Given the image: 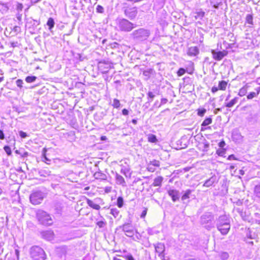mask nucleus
<instances>
[{
    "mask_svg": "<svg viewBox=\"0 0 260 260\" xmlns=\"http://www.w3.org/2000/svg\"><path fill=\"white\" fill-rule=\"evenodd\" d=\"M35 218L38 223L43 226H49L53 223V220L51 215L47 211L39 209L35 214Z\"/></svg>",
    "mask_w": 260,
    "mask_h": 260,
    "instance_id": "f257e3e1",
    "label": "nucleus"
},
{
    "mask_svg": "<svg viewBox=\"0 0 260 260\" xmlns=\"http://www.w3.org/2000/svg\"><path fill=\"white\" fill-rule=\"evenodd\" d=\"M120 230H122L126 236L131 238L133 237L135 234L137 233L135 237L133 238L135 240H139L141 238L140 235L137 233L134 227L130 223H125L116 228V231Z\"/></svg>",
    "mask_w": 260,
    "mask_h": 260,
    "instance_id": "f03ea898",
    "label": "nucleus"
},
{
    "mask_svg": "<svg viewBox=\"0 0 260 260\" xmlns=\"http://www.w3.org/2000/svg\"><path fill=\"white\" fill-rule=\"evenodd\" d=\"M30 256L32 260H45L47 257L45 250L39 246H33L30 249Z\"/></svg>",
    "mask_w": 260,
    "mask_h": 260,
    "instance_id": "7ed1b4c3",
    "label": "nucleus"
},
{
    "mask_svg": "<svg viewBox=\"0 0 260 260\" xmlns=\"http://www.w3.org/2000/svg\"><path fill=\"white\" fill-rule=\"evenodd\" d=\"M117 27L122 31H131L134 27V24L126 19H117L116 20Z\"/></svg>",
    "mask_w": 260,
    "mask_h": 260,
    "instance_id": "20e7f679",
    "label": "nucleus"
},
{
    "mask_svg": "<svg viewBox=\"0 0 260 260\" xmlns=\"http://www.w3.org/2000/svg\"><path fill=\"white\" fill-rule=\"evenodd\" d=\"M132 35L135 39L139 41H143L147 39L150 35V32L147 29L140 28L134 30Z\"/></svg>",
    "mask_w": 260,
    "mask_h": 260,
    "instance_id": "39448f33",
    "label": "nucleus"
},
{
    "mask_svg": "<svg viewBox=\"0 0 260 260\" xmlns=\"http://www.w3.org/2000/svg\"><path fill=\"white\" fill-rule=\"evenodd\" d=\"M44 198L43 193L40 191H33L29 196L30 202L35 206L41 204Z\"/></svg>",
    "mask_w": 260,
    "mask_h": 260,
    "instance_id": "423d86ee",
    "label": "nucleus"
},
{
    "mask_svg": "<svg viewBox=\"0 0 260 260\" xmlns=\"http://www.w3.org/2000/svg\"><path fill=\"white\" fill-rule=\"evenodd\" d=\"M223 45L225 46V49L222 51H216L215 50H211V53L212 54V57L216 60H221L224 56H226L228 54V52L226 49L230 47V44H228L225 41H223Z\"/></svg>",
    "mask_w": 260,
    "mask_h": 260,
    "instance_id": "0eeeda50",
    "label": "nucleus"
},
{
    "mask_svg": "<svg viewBox=\"0 0 260 260\" xmlns=\"http://www.w3.org/2000/svg\"><path fill=\"white\" fill-rule=\"evenodd\" d=\"M213 219V216L211 214H206L202 216L201 223L205 228L208 230H210L213 227V223H212Z\"/></svg>",
    "mask_w": 260,
    "mask_h": 260,
    "instance_id": "6e6552de",
    "label": "nucleus"
},
{
    "mask_svg": "<svg viewBox=\"0 0 260 260\" xmlns=\"http://www.w3.org/2000/svg\"><path fill=\"white\" fill-rule=\"evenodd\" d=\"M103 200L101 198H96L93 201L86 198V202L88 205L91 208L99 210L101 207L100 204L102 202Z\"/></svg>",
    "mask_w": 260,
    "mask_h": 260,
    "instance_id": "1a4fd4ad",
    "label": "nucleus"
},
{
    "mask_svg": "<svg viewBox=\"0 0 260 260\" xmlns=\"http://www.w3.org/2000/svg\"><path fill=\"white\" fill-rule=\"evenodd\" d=\"M124 14L130 19H134L137 14V10L136 7H127L124 9Z\"/></svg>",
    "mask_w": 260,
    "mask_h": 260,
    "instance_id": "9d476101",
    "label": "nucleus"
},
{
    "mask_svg": "<svg viewBox=\"0 0 260 260\" xmlns=\"http://www.w3.org/2000/svg\"><path fill=\"white\" fill-rule=\"evenodd\" d=\"M223 224H230V219L225 215L219 216L217 222V225H219V227Z\"/></svg>",
    "mask_w": 260,
    "mask_h": 260,
    "instance_id": "9b49d317",
    "label": "nucleus"
},
{
    "mask_svg": "<svg viewBox=\"0 0 260 260\" xmlns=\"http://www.w3.org/2000/svg\"><path fill=\"white\" fill-rule=\"evenodd\" d=\"M169 195L171 197L173 202H175L179 198V191L175 189H170L168 191Z\"/></svg>",
    "mask_w": 260,
    "mask_h": 260,
    "instance_id": "f8f14e48",
    "label": "nucleus"
},
{
    "mask_svg": "<svg viewBox=\"0 0 260 260\" xmlns=\"http://www.w3.org/2000/svg\"><path fill=\"white\" fill-rule=\"evenodd\" d=\"M217 228L222 235H226L230 229L231 225L230 224H223L219 227V225H217Z\"/></svg>",
    "mask_w": 260,
    "mask_h": 260,
    "instance_id": "ddd939ff",
    "label": "nucleus"
},
{
    "mask_svg": "<svg viewBox=\"0 0 260 260\" xmlns=\"http://www.w3.org/2000/svg\"><path fill=\"white\" fill-rule=\"evenodd\" d=\"M110 68V65L109 64L104 62H100L99 64V69L103 73H107Z\"/></svg>",
    "mask_w": 260,
    "mask_h": 260,
    "instance_id": "4468645a",
    "label": "nucleus"
},
{
    "mask_svg": "<svg viewBox=\"0 0 260 260\" xmlns=\"http://www.w3.org/2000/svg\"><path fill=\"white\" fill-rule=\"evenodd\" d=\"M115 180L117 184L122 185V186H126V183L124 178L117 173H116L115 174Z\"/></svg>",
    "mask_w": 260,
    "mask_h": 260,
    "instance_id": "2eb2a0df",
    "label": "nucleus"
},
{
    "mask_svg": "<svg viewBox=\"0 0 260 260\" xmlns=\"http://www.w3.org/2000/svg\"><path fill=\"white\" fill-rule=\"evenodd\" d=\"M199 53V50L197 47H190L187 51V55L191 56H196Z\"/></svg>",
    "mask_w": 260,
    "mask_h": 260,
    "instance_id": "dca6fc26",
    "label": "nucleus"
},
{
    "mask_svg": "<svg viewBox=\"0 0 260 260\" xmlns=\"http://www.w3.org/2000/svg\"><path fill=\"white\" fill-rule=\"evenodd\" d=\"M217 179L216 176L214 175L210 177L209 179L207 180L204 184H203L204 186L209 187L212 185L215 182H216Z\"/></svg>",
    "mask_w": 260,
    "mask_h": 260,
    "instance_id": "f3484780",
    "label": "nucleus"
},
{
    "mask_svg": "<svg viewBox=\"0 0 260 260\" xmlns=\"http://www.w3.org/2000/svg\"><path fill=\"white\" fill-rule=\"evenodd\" d=\"M155 251L158 253H162L165 251V246L164 244L161 243H158L154 245Z\"/></svg>",
    "mask_w": 260,
    "mask_h": 260,
    "instance_id": "a211bd4d",
    "label": "nucleus"
},
{
    "mask_svg": "<svg viewBox=\"0 0 260 260\" xmlns=\"http://www.w3.org/2000/svg\"><path fill=\"white\" fill-rule=\"evenodd\" d=\"M93 176L96 179H101V180H106L107 176L106 174L101 172H95Z\"/></svg>",
    "mask_w": 260,
    "mask_h": 260,
    "instance_id": "6ab92c4d",
    "label": "nucleus"
},
{
    "mask_svg": "<svg viewBox=\"0 0 260 260\" xmlns=\"http://www.w3.org/2000/svg\"><path fill=\"white\" fill-rule=\"evenodd\" d=\"M163 180V178L161 176H159L154 179L153 183L154 186H160Z\"/></svg>",
    "mask_w": 260,
    "mask_h": 260,
    "instance_id": "aec40b11",
    "label": "nucleus"
},
{
    "mask_svg": "<svg viewBox=\"0 0 260 260\" xmlns=\"http://www.w3.org/2000/svg\"><path fill=\"white\" fill-rule=\"evenodd\" d=\"M239 98L237 97H236L234 98L233 100H232L229 103H225V106L228 108H231L233 107L236 103H237L238 101Z\"/></svg>",
    "mask_w": 260,
    "mask_h": 260,
    "instance_id": "412c9836",
    "label": "nucleus"
},
{
    "mask_svg": "<svg viewBox=\"0 0 260 260\" xmlns=\"http://www.w3.org/2000/svg\"><path fill=\"white\" fill-rule=\"evenodd\" d=\"M212 119L211 117H208V118H206L203 121V122H202V123L201 124V126H202L201 131H204L203 126H207V125H209L210 124H211L212 123Z\"/></svg>",
    "mask_w": 260,
    "mask_h": 260,
    "instance_id": "4be33fe9",
    "label": "nucleus"
},
{
    "mask_svg": "<svg viewBox=\"0 0 260 260\" xmlns=\"http://www.w3.org/2000/svg\"><path fill=\"white\" fill-rule=\"evenodd\" d=\"M147 139L148 142L150 143H156L157 142L156 136L152 134H149L147 135Z\"/></svg>",
    "mask_w": 260,
    "mask_h": 260,
    "instance_id": "5701e85b",
    "label": "nucleus"
},
{
    "mask_svg": "<svg viewBox=\"0 0 260 260\" xmlns=\"http://www.w3.org/2000/svg\"><path fill=\"white\" fill-rule=\"evenodd\" d=\"M194 18L196 20L199 19H202L205 15V12L202 10H200L195 13Z\"/></svg>",
    "mask_w": 260,
    "mask_h": 260,
    "instance_id": "b1692460",
    "label": "nucleus"
},
{
    "mask_svg": "<svg viewBox=\"0 0 260 260\" xmlns=\"http://www.w3.org/2000/svg\"><path fill=\"white\" fill-rule=\"evenodd\" d=\"M192 192V190L190 189H187L185 191V193L183 194L181 197V200L182 201H184L187 199H189L190 197V195Z\"/></svg>",
    "mask_w": 260,
    "mask_h": 260,
    "instance_id": "393cba45",
    "label": "nucleus"
},
{
    "mask_svg": "<svg viewBox=\"0 0 260 260\" xmlns=\"http://www.w3.org/2000/svg\"><path fill=\"white\" fill-rule=\"evenodd\" d=\"M247 91V86L245 85L242 87L239 92L238 95L240 96H243L246 94Z\"/></svg>",
    "mask_w": 260,
    "mask_h": 260,
    "instance_id": "a878e982",
    "label": "nucleus"
},
{
    "mask_svg": "<svg viewBox=\"0 0 260 260\" xmlns=\"http://www.w3.org/2000/svg\"><path fill=\"white\" fill-rule=\"evenodd\" d=\"M15 152L16 154H19L21 158L26 157L28 156V153L27 151L21 152L19 150H16Z\"/></svg>",
    "mask_w": 260,
    "mask_h": 260,
    "instance_id": "bb28decb",
    "label": "nucleus"
},
{
    "mask_svg": "<svg viewBox=\"0 0 260 260\" xmlns=\"http://www.w3.org/2000/svg\"><path fill=\"white\" fill-rule=\"evenodd\" d=\"M226 85H227V83H226V82H225L224 81H221L219 82L218 86H219V89H220V90H225Z\"/></svg>",
    "mask_w": 260,
    "mask_h": 260,
    "instance_id": "cd10ccee",
    "label": "nucleus"
},
{
    "mask_svg": "<svg viewBox=\"0 0 260 260\" xmlns=\"http://www.w3.org/2000/svg\"><path fill=\"white\" fill-rule=\"evenodd\" d=\"M246 22L250 25H253V17L251 14L247 15L246 17Z\"/></svg>",
    "mask_w": 260,
    "mask_h": 260,
    "instance_id": "c85d7f7f",
    "label": "nucleus"
},
{
    "mask_svg": "<svg viewBox=\"0 0 260 260\" xmlns=\"http://www.w3.org/2000/svg\"><path fill=\"white\" fill-rule=\"evenodd\" d=\"M47 24L49 29H51L54 25V21L53 18H49L47 21Z\"/></svg>",
    "mask_w": 260,
    "mask_h": 260,
    "instance_id": "c756f323",
    "label": "nucleus"
},
{
    "mask_svg": "<svg viewBox=\"0 0 260 260\" xmlns=\"http://www.w3.org/2000/svg\"><path fill=\"white\" fill-rule=\"evenodd\" d=\"M110 213L115 217L118 216L119 214V210L116 208H112L110 210Z\"/></svg>",
    "mask_w": 260,
    "mask_h": 260,
    "instance_id": "7c9ffc66",
    "label": "nucleus"
},
{
    "mask_svg": "<svg viewBox=\"0 0 260 260\" xmlns=\"http://www.w3.org/2000/svg\"><path fill=\"white\" fill-rule=\"evenodd\" d=\"M112 105L114 108L117 109L120 107L121 104L118 99H114L113 100V102Z\"/></svg>",
    "mask_w": 260,
    "mask_h": 260,
    "instance_id": "2f4dec72",
    "label": "nucleus"
},
{
    "mask_svg": "<svg viewBox=\"0 0 260 260\" xmlns=\"http://www.w3.org/2000/svg\"><path fill=\"white\" fill-rule=\"evenodd\" d=\"M117 205L119 208H121L123 205V199L121 197H119L117 200Z\"/></svg>",
    "mask_w": 260,
    "mask_h": 260,
    "instance_id": "473e14b6",
    "label": "nucleus"
},
{
    "mask_svg": "<svg viewBox=\"0 0 260 260\" xmlns=\"http://www.w3.org/2000/svg\"><path fill=\"white\" fill-rule=\"evenodd\" d=\"M37 78L36 76H27L25 78V81L27 83H31L34 82L36 80Z\"/></svg>",
    "mask_w": 260,
    "mask_h": 260,
    "instance_id": "72a5a7b5",
    "label": "nucleus"
},
{
    "mask_svg": "<svg viewBox=\"0 0 260 260\" xmlns=\"http://www.w3.org/2000/svg\"><path fill=\"white\" fill-rule=\"evenodd\" d=\"M106 224H107V222L105 220L99 221L96 222V225L100 228H104L106 225Z\"/></svg>",
    "mask_w": 260,
    "mask_h": 260,
    "instance_id": "f704fd0d",
    "label": "nucleus"
},
{
    "mask_svg": "<svg viewBox=\"0 0 260 260\" xmlns=\"http://www.w3.org/2000/svg\"><path fill=\"white\" fill-rule=\"evenodd\" d=\"M4 149L7 154L8 155H11L12 154V151L11 148L9 146H5Z\"/></svg>",
    "mask_w": 260,
    "mask_h": 260,
    "instance_id": "c9c22d12",
    "label": "nucleus"
},
{
    "mask_svg": "<svg viewBox=\"0 0 260 260\" xmlns=\"http://www.w3.org/2000/svg\"><path fill=\"white\" fill-rule=\"evenodd\" d=\"M206 112V110L205 109H199L198 110V115L199 116H203L205 113Z\"/></svg>",
    "mask_w": 260,
    "mask_h": 260,
    "instance_id": "e433bc0d",
    "label": "nucleus"
},
{
    "mask_svg": "<svg viewBox=\"0 0 260 260\" xmlns=\"http://www.w3.org/2000/svg\"><path fill=\"white\" fill-rule=\"evenodd\" d=\"M257 95V93H256V92H251L247 96V98L248 100H251L253 98L256 97Z\"/></svg>",
    "mask_w": 260,
    "mask_h": 260,
    "instance_id": "4c0bfd02",
    "label": "nucleus"
},
{
    "mask_svg": "<svg viewBox=\"0 0 260 260\" xmlns=\"http://www.w3.org/2000/svg\"><path fill=\"white\" fill-rule=\"evenodd\" d=\"M121 173L125 175V177H127V174L129 172V169L126 168H122L120 171Z\"/></svg>",
    "mask_w": 260,
    "mask_h": 260,
    "instance_id": "58836bf2",
    "label": "nucleus"
},
{
    "mask_svg": "<svg viewBox=\"0 0 260 260\" xmlns=\"http://www.w3.org/2000/svg\"><path fill=\"white\" fill-rule=\"evenodd\" d=\"M254 192L256 196L260 198V185H257L255 186Z\"/></svg>",
    "mask_w": 260,
    "mask_h": 260,
    "instance_id": "ea45409f",
    "label": "nucleus"
},
{
    "mask_svg": "<svg viewBox=\"0 0 260 260\" xmlns=\"http://www.w3.org/2000/svg\"><path fill=\"white\" fill-rule=\"evenodd\" d=\"M149 164L154 167H158L159 166V162L156 160H154L151 161Z\"/></svg>",
    "mask_w": 260,
    "mask_h": 260,
    "instance_id": "a19ab883",
    "label": "nucleus"
},
{
    "mask_svg": "<svg viewBox=\"0 0 260 260\" xmlns=\"http://www.w3.org/2000/svg\"><path fill=\"white\" fill-rule=\"evenodd\" d=\"M185 73V70L183 68H180L177 72V75L178 76H181Z\"/></svg>",
    "mask_w": 260,
    "mask_h": 260,
    "instance_id": "79ce46f5",
    "label": "nucleus"
},
{
    "mask_svg": "<svg viewBox=\"0 0 260 260\" xmlns=\"http://www.w3.org/2000/svg\"><path fill=\"white\" fill-rule=\"evenodd\" d=\"M126 260H136L133 255L131 254H126L124 256Z\"/></svg>",
    "mask_w": 260,
    "mask_h": 260,
    "instance_id": "37998d69",
    "label": "nucleus"
},
{
    "mask_svg": "<svg viewBox=\"0 0 260 260\" xmlns=\"http://www.w3.org/2000/svg\"><path fill=\"white\" fill-rule=\"evenodd\" d=\"M220 257L221 259L225 260L229 257V254L227 252H223L221 254Z\"/></svg>",
    "mask_w": 260,
    "mask_h": 260,
    "instance_id": "c03bdc74",
    "label": "nucleus"
},
{
    "mask_svg": "<svg viewBox=\"0 0 260 260\" xmlns=\"http://www.w3.org/2000/svg\"><path fill=\"white\" fill-rule=\"evenodd\" d=\"M47 152V149L46 148H44L43 149V157H44L45 159V162L47 163V164H48V162H47L48 161H50V160L48 159L46 156V153Z\"/></svg>",
    "mask_w": 260,
    "mask_h": 260,
    "instance_id": "a18cd8bd",
    "label": "nucleus"
},
{
    "mask_svg": "<svg viewBox=\"0 0 260 260\" xmlns=\"http://www.w3.org/2000/svg\"><path fill=\"white\" fill-rule=\"evenodd\" d=\"M147 95L148 96V98L151 99V100H150L149 101H152L154 97L155 96V95L153 94V93L151 91H149L147 93Z\"/></svg>",
    "mask_w": 260,
    "mask_h": 260,
    "instance_id": "49530a36",
    "label": "nucleus"
},
{
    "mask_svg": "<svg viewBox=\"0 0 260 260\" xmlns=\"http://www.w3.org/2000/svg\"><path fill=\"white\" fill-rule=\"evenodd\" d=\"M17 86L20 88L22 87L23 81L21 79H18L16 81Z\"/></svg>",
    "mask_w": 260,
    "mask_h": 260,
    "instance_id": "de8ad7c7",
    "label": "nucleus"
},
{
    "mask_svg": "<svg viewBox=\"0 0 260 260\" xmlns=\"http://www.w3.org/2000/svg\"><path fill=\"white\" fill-rule=\"evenodd\" d=\"M147 209L144 208V210L142 211V212L140 215L141 218H144L145 217V216L147 214Z\"/></svg>",
    "mask_w": 260,
    "mask_h": 260,
    "instance_id": "09e8293b",
    "label": "nucleus"
},
{
    "mask_svg": "<svg viewBox=\"0 0 260 260\" xmlns=\"http://www.w3.org/2000/svg\"><path fill=\"white\" fill-rule=\"evenodd\" d=\"M112 188L111 186H107L104 188V191L106 193H108L111 191Z\"/></svg>",
    "mask_w": 260,
    "mask_h": 260,
    "instance_id": "8fccbe9b",
    "label": "nucleus"
},
{
    "mask_svg": "<svg viewBox=\"0 0 260 260\" xmlns=\"http://www.w3.org/2000/svg\"><path fill=\"white\" fill-rule=\"evenodd\" d=\"M19 135L21 138H25L27 137V134L25 132L23 131L19 132Z\"/></svg>",
    "mask_w": 260,
    "mask_h": 260,
    "instance_id": "3c124183",
    "label": "nucleus"
},
{
    "mask_svg": "<svg viewBox=\"0 0 260 260\" xmlns=\"http://www.w3.org/2000/svg\"><path fill=\"white\" fill-rule=\"evenodd\" d=\"M96 11L99 13H103L104 11V8L101 6L98 5L96 8Z\"/></svg>",
    "mask_w": 260,
    "mask_h": 260,
    "instance_id": "603ef678",
    "label": "nucleus"
},
{
    "mask_svg": "<svg viewBox=\"0 0 260 260\" xmlns=\"http://www.w3.org/2000/svg\"><path fill=\"white\" fill-rule=\"evenodd\" d=\"M158 256L162 260H166L165 252L158 253Z\"/></svg>",
    "mask_w": 260,
    "mask_h": 260,
    "instance_id": "864d4df0",
    "label": "nucleus"
},
{
    "mask_svg": "<svg viewBox=\"0 0 260 260\" xmlns=\"http://www.w3.org/2000/svg\"><path fill=\"white\" fill-rule=\"evenodd\" d=\"M154 166H152L150 165V164L148 165L147 169L149 171L153 172L155 171V168H153Z\"/></svg>",
    "mask_w": 260,
    "mask_h": 260,
    "instance_id": "5fc2aeb1",
    "label": "nucleus"
},
{
    "mask_svg": "<svg viewBox=\"0 0 260 260\" xmlns=\"http://www.w3.org/2000/svg\"><path fill=\"white\" fill-rule=\"evenodd\" d=\"M5 139V136L4 133L2 129H0V140H4Z\"/></svg>",
    "mask_w": 260,
    "mask_h": 260,
    "instance_id": "6e6d98bb",
    "label": "nucleus"
},
{
    "mask_svg": "<svg viewBox=\"0 0 260 260\" xmlns=\"http://www.w3.org/2000/svg\"><path fill=\"white\" fill-rule=\"evenodd\" d=\"M122 113L124 115H127L128 114V111L126 109H124L122 110Z\"/></svg>",
    "mask_w": 260,
    "mask_h": 260,
    "instance_id": "4d7b16f0",
    "label": "nucleus"
},
{
    "mask_svg": "<svg viewBox=\"0 0 260 260\" xmlns=\"http://www.w3.org/2000/svg\"><path fill=\"white\" fill-rule=\"evenodd\" d=\"M74 57L76 59H79L80 60H81V59H80L81 58V55L79 53H76V54H74Z\"/></svg>",
    "mask_w": 260,
    "mask_h": 260,
    "instance_id": "13d9d810",
    "label": "nucleus"
},
{
    "mask_svg": "<svg viewBox=\"0 0 260 260\" xmlns=\"http://www.w3.org/2000/svg\"><path fill=\"white\" fill-rule=\"evenodd\" d=\"M218 90V87H215V86H213L212 89H211V91L213 93H215L216 92V91H217Z\"/></svg>",
    "mask_w": 260,
    "mask_h": 260,
    "instance_id": "bf43d9fd",
    "label": "nucleus"
},
{
    "mask_svg": "<svg viewBox=\"0 0 260 260\" xmlns=\"http://www.w3.org/2000/svg\"><path fill=\"white\" fill-rule=\"evenodd\" d=\"M228 159L230 160H233V159H234V160L236 159V157H235V156L233 154L229 155Z\"/></svg>",
    "mask_w": 260,
    "mask_h": 260,
    "instance_id": "052dcab7",
    "label": "nucleus"
},
{
    "mask_svg": "<svg viewBox=\"0 0 260 260\" xmlns=\"http://www.w3.org/2000/svg\"><path fill=\"white\" fill-rule=\"evenodd\" d=\"M255 90H256V93H257V95L259 94V93L260 92V86L258 87L257 88H256L255 89Z\"/></svg>",
    "mask_w": 260,
    "mask_h": 260,
    "instance_id": "680f3d73",
    "label": "nucleus"
},
{
    "mask_svg": "<svg viewBox=\"0 0 260 260\" xmlns=\"http://www.w3.org/2000/svg\"><path fill=\"white\" fill-rule=\"evenodd\" d=\"M221 109L220 108H217L214 110V114H216L218 111H220Z\"/></svg>",
    "mask_w": 260,
    "mask_h": 260,
    "instance_id": "e2e57ef3",
    "label": "nucleus"
},
{
    "mask_svg": "<svg viewBox=\"0 0 260 260\" xmlns=\"http://www.w3.org/2000/svg\"><path fill=\"white\" fill-rule=\"evenodd\" d=\"M101 140L102 141H105L107 140V137L105 136H103L101 137Z\"/></svg>",
    "mask_w": 260,
    "mask_h": 260,
    "instance_id": "0e129e2a",
    "label": "nucleus"
},
{
    "mask_svg": "<svg viewBox=\"0 0 260 260\" xmlns=\"http://www.w3.org/2000/svg\"><path fill=\"white\" fill-rule=\"evenodd\" d=\"M5 79V78L4 77L2 76V77H0V83L3 82Z\"/></svg>",
    "mask_w": 260,
    "mask_h": 260,
    "instance_id": "69168bd1",
    "label": "nucleus"
},
{
    "mask_svg": "<svg viewBox=\"0 0 260 260\" xmlns=\"http://www.w3.org/2000/svg\"><path fill=\"white\" fill-rule=\"evenodd\" d=\"M132 122L133 123H134V124H136L137 123V121L136 119H133L132 120Z\"/></svg>",
    "mask_w": 260,
    "mask_h": 260,
    "instance_id": "338daca9",
    "label": "nucleus"
},
{
    "mask_svg": "<svg viewBox=\"0 0 260 260\" xmlns=\"http://www.w3.org/2000/svg\"><path fill=\"white\" fill-rule=\"evenodd\" d=\"M167 102V100L166 99H162L161 102L163 103H166Z\"/></svg>",
    "mask_w": 260,
    "mask_h": 260,
    "instance_id": "774afa93",
    "label": "nucleus"
}]
</instances>
